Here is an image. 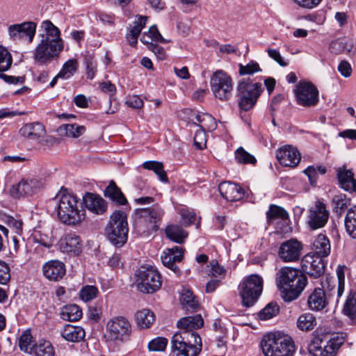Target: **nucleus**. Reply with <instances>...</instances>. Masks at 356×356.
I'll return each instance as SVG.
<instances>
[{
  "mask_svg": "<svg viewBox=\"0 0 356 356\" xmlns=\"http://www.w3.org/2000/svg\"><path fill=\"white\" fill-rule=\"evenodd\" d=\"M204 321L200 314L186 316L177 322L179 332L174 334L171 340L172 351L176 356H197L202 347V340L195 331L200 328Z\"/></svg>",
  "mask_w": 356,
  "mask_h": 356,
  "instance_id": "1",
  "label": "nucleus"
},
{
  "mask_svg": "<svg viewBox=\"0 0 356 356\" xmlns=\"http://www.w3.org/2000/svg\"><path fill=\"white\" fill-rule=\"evenodd\" d=\"M40 42L36 46L33 58L40 64H47L58 56L63 49L60 31L50 20H44L40 25Z\"/></svg>",
  "mask_w": 356,
  "mask_h": 356,
  "instance_id": "2",
  "label": "nucleus"
},
{
  "mask_svg": "<svg viewBox=\"0 0 356 356\" xmlns=\"http://www.w3.org/2000/svg\"><path fill=\"white\" fill-rule=\"evenodd\" d=\"M307 279L302 271L291 267H282L276 275V284L285 302L297 299L304 290Z\"/></svg>",
  "mask_w": 356,
  "mask_h": 356,
  "instance_id": "3",
  "label": "nucleus"
},
{
  "mask_svg": "<svg viewBox=\"0 0 356 356\" xmlns=\"http://www.w3.org/2000/svg\"><path fill=\"white\" fill-rule=\"evenodd\" d=\"M58 217L68 225H74L84 219V213L78 209V199L66 190H60L54 199Z\"/></svg>",
  "mask_w": 356,
  "mask_h": 356,
  "instance_id": "4",
  "label": "nucleus"
},
{
  "mask_svg": "<svg viewBox=\"0 0 356 356\" xmlns=\"http://www.w3.org/2000/svg\"><path fill=\"white\" fill-rule=\"evenodd\" d=\"M164 215L158 204L136 209L134 211V227L140 234L149 235L158 230Z\"/></svg>",
  "mask_w": 356,
  "mask_h": 356,
  "instance_id": "5",
  "label": "nucleus"
},
{
  "mask_svg": "<svg viewBox=\"0 0 356 356\" xmlns=\"http://www.w3.org/2000/svg\"><path fill=\"white\" fill-rule=\"evenodd\" d=\"M346 334L335 333L332 335L316 334L308 346L313 356H335L344 343Z\"/></svg>",
  "mask_w": 356,
  "mask_h": 356,
  "instance_id": "6",
  "label": "nucleus"
},
{
  "mask_svg": "<svg viewBox=\"0 0 356 356\" xmlns=\"http://www.w3.org/2000/svg\"><path fill=\"white\" fill-rule=\"evenodd\" d=\"M261 347L265 356H292L294 353L291 337L280 332L264 335Z\"/></svg>",
  "mask_w": 356,
  "mask_h": 356,
  "instance_id": "7",
  "label": "nucleus"
},
{
  "mask_svg": "<svg viewBox=\"0 0 356 356\" xmlns=\"http://www.w3.org/2000/svg\"><path fill=\"white\" fill-rule=\"evenodd\" d=\"M129 228L126 213L115 211L112 213L106 227V234L109 241L116 247L122 246L127 241Z\"/></svg>",
  "mask_w": 356,
  "mask_h": 356,
  "instance_id": "8",
  "label": "nucleus"
},
{
  "mask_svg": "<svg viewBox=\"0 0 356 356\" xmlns=\"http://www.w3.org/2000/svg\"><path fill=\"white\" fill-rule=\"evenodd\" d=\"M236 89L239 97L238 106L245 111L254 107L264 90L261 83H252L250 79L238 81Z\"/></svg>",
  "mask_w": 356,
  "mask_h": 356,
  "instance_id": "9",
  "label": "nucleus"
},
{
  "mask_svg": "<svg viewBox=\"0 0 356 356\" xmlns=\"http://www.w3.org/2000/svg\"><path fill=\"white\" fill-rule=\"evenodd\" d=\"M138 290L144 293H152L159 290L162 284L158 270L152 266H141L136 273Z\"/></svg>",
  "mask_w": 356,
  "mask_h": 356,
  "instance_id": "10",
  "label": "nucleus"
},
{
  "mask_svg": "<svg viewBox=\"0 0 356 356\" xmlns=\"http://www.w3.org/2000/svg\"><path fill=\"white\" fill-rule=\"evenodd\" d=\"M243 305L249 307L257 300L263 290V279L257 274L245 277L239 285Z\"/></svg>",
  "mask_w": 356,
  "mask_h": 356,
  "instance_id": "11",
  "label": "nucleus"
},
{
  "mask_svg": "<svg viewBox=\"0 0 356 356\" xmlns=\"http://www.w3.org/2000/svg\"><path fill=\"white\" fill-rule=\"evenodd\" d=\"M213 95L221 101H227L232 95L233 83L231 76L223 70L216 71L210 81Z\"/></svg>",
  "mask_w": 356,
  "mask_h": 356,
  "instance_id": "12",
  "label": "nucleus"
},
{
  "mask_svg": "<svg viewBox=\"0 0 356 356\" xmlns=\"http://www.w3.org/2000/svg\"><path fill=\"white\" fill-rule=\"evenodd\" d=\"M297 103L302 106L309 107L318 102V90L310 82L300 81L294 90Z\"/></svg>",
  "mask_w": 356,
  "mask_h": 356,
  "instance_id": "13",
  "label": "nucleus"
},
{
  "mask_svg": "<svg viewBox=\"0 0 356 356\" xmlns=\"http://www.w3.org/2000/svg\"><path fill=\"white\" fill-rule=\"evenodd\" d=\"M108 337L115 341H124L128 339L131 332V325L129 321L119 316L110 319L106 323Z\"/></svg>",
  "mask_w": 356,
  "mask_h": 356,
  "instance_id": "14",
  "label": "nucleus"
},
{
  "mask_svg": "<svg viewBox=\"0 0 356 356\" xmlns=\"http://www.w3.org/2000/svg\"><path fill=\"white\" fill-rule=\"evenodd\" d=\"M44 181L37 177H27L22 179L18 184L13 185L10 193L14 197L32 195L42 188Z\"/></svg>",
  "mask_w": 356,
  "mask_h": 356,
  "instance_id": "15",
  "label": "nucleus"
},
{
  "mask_svg": "<svg viewBox=\"0 0 356 356\" xmlns=\"http://www.w3.org/2000/svg\"><path fill=\"white\" fill-rule=\"evenodd\" d=\"M329 218V211L325 203L317 200L308 211L307 224L310 229L315 230L323 227Z\"/></svg>",
  "mask_w": 356,
  "mask_h": 356,
  "instance_id": "16",
  "label": "nucleus"
},
{
  "mask_svg": "<svg viewBox=\"0 0 356 356\" xmlns=\"http://www.w3.org/2000/svg\"><path fill=\"white\" fill-rule=\"evenodd\" d=\"M37 24L33 22H24L8 26V32L10 38L14 41L27 40L33 42L35 35Z\"/></svg>",
  "mask_w": 356,
  "mask_h": 356,
  "instance_id": "17",
  "label": "nucleus"
},
{
  "mask_svg": "<svg viewBox=\"0 0 356 356\" xmlns=\"http://www.w3.org/2000/svg\"><path fill=\"white\" fill-rule=\"evenodd\" d=\"M302 244L297 239L291 238L281 243L278 250V257L284 262H294L299 259L302 250Z\"/></svg>",
  "mask_w": 356,
  "mask_h": 356,
  "instance_id": "18",
  "label": "nucleus"
},
{
  "mask_svg": "<svg viewBox=\"0 0 356 356\" xmlns=\"http://www.w3.org/2000/svg\"><path fill=\"white\" fill-rule=\"evenodd\" d=\"M325 268L322 257L312 253L305 255L301 260L302 270L314 278L321 276L324 273Z\"/></svg>",
  "mask_w": 356,
  "mask_h": 356,
  "instance_id": "19",
  "label": "nucleus"
},
{
  "mask_svg": "<svg viewBox=\"0 0 356 356\" xmlns=\"http://www.w3.org/2000/svg\"><path fill=\"white\" fill-rule=\"evenodd\" d=\"M276 157L279 163L286 167H296L301 159L298 149L291 145H284L277 150Z\"/></svg>",
  "mask_w": 356,
  "mask_h": 356,
  "instance_id": "20",
  "label": "nucleus"
},
{
  "mask_svg": "<svg viewBox=\"0 0 356 356\" xmlns=\"http://www.w3.org/2000/svg\"><path fill=\"white\" fill-rule=\"evenodd\" d=\"M184 256V250L181 248L175 246L172 248H167L163 251L161 258L163 264L170 268L175 273L179 272V268L176 265L177 262L181 261Z\"/></svg>",
  "mask_w": 356,
  "mask_h": 356,
  "instance_id": "21",
  "label": "nucleus"
},
{
  "mask_svg": "<svg viewBox=\"0 0 356 356\" xmlns=\"http://www.w3.org/2000/svg\"><path fill=\"white\" fill-rule=\"evenodd\" d=\"M83 201L86 208L94 214L102 215L107 210L106 200L97 194L86 193L83 197Z\"/></svg>",
  "mask_w": 356,
  "mask_h": 356,
  "instance_id": "22",
  "label": "nucleus"
},
{
  "mask_svg": "<svg viewBox=\"0 0 356 356\" xmlns=\"http://www.w3.org/2000/svg\"><path fill=\"white\" fill-rule=\"evenodd\" d=\"M42 273L49 281L57 282L65 275V265L58 260H51L43 265Z\"/></svg>",
  "mask_w": 356,
  "mask_h": 356,
  "instance_id": "23",
  "label": "nucleus"
},
{
  "mask_svg": "<svg viewBox=\"0 0 356 356\" xmlns=\"http://www.w3.org/2000/svg\"><path fill=\"white\" fill-rule=\"evenodd\" d=\"M218 191L220 195L227 201H239L244 197L243 188L231 181H224L219 184Z\"/></svg>",
  "mask_w": 356,
  "mask_h": 356,
  "instance_id": "24",
  "label": "nucleus"
},
{
  "mask_svg": "<svg viewBox=\"0 0 356 356\" xmlns=\"http://www.w3.org/2000/svg\"><path fill=\"white\" fill-rule=\"evenodd\" d=\"M19 134L28 140L40 142L46 135V129L40 122H31L24 124L20 129Z\"/></svg>",
  "mask_w": 356,
  "mask_h": 356,
  "instance_id": "25",
  "label": "nucleus"
},
{
  "mask_svg": "<svg viewBox=\"0 0 356 356\" xmlns=\"http://www.w3.org/2000/svg\"><path fill=\"white\" fill-rule=\"evenodd\" d=\"M337 176L339 186L349 193L356 192V179L350 170L345 167H339L337 169Z\"/></svg>",
  "mask_w": 356,
  "mask_h": 356,
  "instance_id": "26",
  "label": "nucleus"
},
{
  "mask_svg": "<svg viewBox=\"0 0 356 356\" xmlns=\"http://www.w3.org/2000/svg\"><path fill=\"white\" fill-rule=\"evenodd\" d=\"M312 254L320 257H327L331 252V245L329 238L325 234H318L312 244Z\"/></svg>",
  "mask_w": 356,
  "mask_h": 356,
  "instance_id": "27",
  "label": "nucleus"
},
{
  "mask_svg": "<svg viewBox=\"0 0 356 356\" xmlns=\"http://www.w3.org/2000/svg\"><path fill=\"white\" fill-rule=\"evenodd\" d=\"M327 304L325 292L321 288H316L307 299L308 307L313 311H321L325 307Z\"/></svg>",
  "mask_w": 356,
  "mask_h": 356,
  "instance_id": "28",
  "label": "nucleus"
},
{
  "mask_svg": "<svg viewBox=\"0 0 356 356\" xmlns=\"http://www.w3.org/2000/svg\"><path fill=\"white\" fill-rule=\"evenodd\" d=\"M60 246L64 252L78 254L81 248L80 238L74 234H67L60 241Z\"/></svg>",
  "mask_w": 356,
  "mask_h": 356,
  "instance_id": "29",
  "label": "nucleus"
},
{
  "mask_svg": "<svg viewBox=\"0 0 356 356\" xmlns=\"http://www.w3.org/2000/svg\"><path fill=\"white\" fill-rule=\"evenodd\" d=\"M60 334L65 340L76 343L84 339L85 330L80 326L67 324L63 327Z\"/></svg>",
  "mask_w": 356,
  "mask_h": 356,
  "instance_id": "30",
  "label": "nucleus"
},
{
  "mask_svg": "<svg viewBox=\"0 0 356 356\" xmlns=\"http://www.w3.org/2000/svg\"><path fill=\"white\" fill-rule=\"evenodd\" d=\"M330 49L335 54L343 53L348 55L355 54L353 40L346 37L332 41L330 44Z\"/></svg>",
  "mask_w": 356,
  "mask_h": 356,
  "instance_id": "31",
  "label": "nucleus"
},
{
  "mask_svg": "<svg viewBox=\"0 0 356 356\" xmlns=\"http://www.w3.org/2000/svg\"><path fill=\"white\" fill-rule=\"evenodd\" d=\"M195 119L197 122V125L200 127V129L206 131H213L217 127L215 118L209 113H196ZM194 124H196V122Z\"/></svg>",
  "mask_w": 356,
  "mask_h": 356,
  "instance_id": "32",
  "label": "nucleus"
},
{
  "mask_svg": "<svg viewBox=\"0 0 356 356\" xmlns=\"http://www.w3.org/2000/svg\"><path fill=\"white\" fill-rule=\"evenodd\" d=\"M333 211L338 216H341L351 204V200L345 194L335 195L332 199Z\"/></svg>",
  "mask_w": 356,
  "mask_h": 356,
  "instance_id": "33",
  "label": "nucleus"
},
{
  "mask_svg": "<svg viewBox=\"0 0 356 356\" xmlns=\"http://www.w3.org/2000/svg\"><path fill=\"white\" fill-rule=\"evenodd\" d=\"M104 195L118 204L124 205L127 203V199L113 181H110L104 190Z\"/></svg>",
  "mask_w": 356,
  "mask_h": 356,
  "instance_id": "34",
  "label": "nucleus"
},
{
  "mask_svg": "<svg viewBox=\"0 0 356 356\" xmlns=\"http://www.w3.org/2000/svg\"><path fill=\"white\" fill-rule=\"evenodd\" d=\"M58 131L61 136L76 138L85 133L86 128L77 124H66L60 126Z\"/></svg>",
  "mask_w": 356,
  "mask_h": 356,
  "instance_id": "35",
  "label": "nucleus"
},
{
  "mask_svg": "<svg viewBox=\"0 0 356 356\" xmlns=\"http://www.w3.org/2000/svg\"><path fill=\"white\" fill-rule=\"evenodd\" d=\"M60 316L64 321H76L81 318L82 311L78 305L71 304L63 307Z\"/></svg>",
  "mask_w": 356,
  "mask_h": 356,
  "instance_id": "36",
  "label": "nucleus"
},
{
  "mask_svg": "<svg viewBox=\"0 0 356 356\" xmlns=\"http://www.w3.org/2000/svg\"><path fill=\"white\" fill-rule=\"evenodd\" d=\"M142 166L144 169L153 171L159 177V180L163 183H168L169 179L164 170L162 162L156 161H145Z\"/></svg>",
  "mask_w": 356,
  "mask_h": 356,
  "instance_id": "37",
  "label": "nucleus"
},
{
  "mask_svg": "<svg viewBox=\"0 0 356 356\" xmlns=\"http://www.w3.org/2000/svg\"><path fill=\"white\" fill-rule=\"evenodd\" d=\"M266 219L268 224L273 223L276 220L286 221L289 220V213L284 208L270 204L266 213Z\"/></svg>",
  "mask_w": 356,
  "mask_h": 356,
  "instance_id": "38",
  "label": "nucleus"
},
{
  "mask_svg": "<svg viewBox=\"0 0 356 356\" xmlns=\"http://www.w3.org/2000/svg\"><path fill=\"white\" fill-rule=\"evenodd\" d=\"M136 321L140 328H147L155 320L154 313L147 309L140 310L136 313Z\"/></svg>",
  "mask_w": 356,
  "mask_h": 356,
  "instance_id": "39",
  "label": "nucleus"
},
{
  "mask_svg": "<svg viewBox=\"0 0 356 356\" xmlns=\"http://www.w3.org/2000/svg\"><path fill=\"white\" fill-rule=\"evenodd\" d=\"M167 237L177 243H184L188 234L181 227L176 225H168L165 230Z\"/></svg>",
  "mask_w": 356,
  "mask_h": 356,
  "instance_id": "40",
  "label": "nucleus"
},
{
  "mask_svg": "<svg viewBox=\"0 0 356 356\" xmlns=\"http://www.w3.org/2000/svg\"><path fill=\"white\" fill-rule=\"evenodd\" d=\"M343 312L352 322L356 323V292H350L344 304Z\"/></svg>",
  "mask_w": 356,
  "mask_h": 356,
  "instance_id": "41",
  "label": "nucleus"
},
{
  "mask_svg": "<svg viewBox=\"0 0 356 356\" xmlns=\"http://www.w3.org/2000/svg\"><path fill=\"white\" fill-rule=\"evenodd\" d=\"M345 227L353 238H356V205L349 209L345 218Z\"/></svg>",
  "mask_w": 356,
  "mask_h": 356,
  "instance_id": "42",
  "label": "nucleus"
},
{
  "mask_svg": "<svg viewBox=\"0 0 356 356\" xmlns=\"http://www.w3.org/2000/svg\"><path fill=\"white\" fill-rule=\"evenodd\" d=\"M35 356H54V350L49 341L40 340L35 343L33 350Z\"/></svg>",
  "mask_w": 356,
  "mask_h": 356,
  "instance_id": "43",
  "label": "nucleus"
},
{
  "mask_svg": "<svg viewBox=\"0 0 356 356\" xmlns=\"http://www.w3.org/2000/svg\"><path fill=\"white\" fill-rule=\"evenodd\" d=\"M35 345L31 332L29 330L24 332L19 339V346L21 350L32 355Z\"/></svg>",
  "mask_w": 356,
  "mask_h": 356,
  "instance_id": "44",
  "label": "nucleus"
},
{
  "mask_svg": "<svg viewBox=\"0 0 356 356\" xmlns=\"http://www.w3.org/2000/svg\"><path fill=\"white\" fill-rule=\"evenodd\" d=\"M326 171V168L325 166L310 165L304 170V173L307 176L311 185L316 186L318 175H324Z\"/></svg>",
  "mask_w": 356,
  "mask_h": 356,
  "instance_id": "45",
  "label": "nucleus"
},
{
  "mask_svg": "<svg viewBox=\"0 0 356 356\" xmlns=\"http://www.w3.org/2000/svg\"><path fill=\"white\" fill-rule=\"evenodd\" d=\"M316 318L313 314L306 313L300 315L298 319L297 325L299 329L302 330H311L316 325Z\"/></svg>",
  "mask_w": 356,
  "mask_h": 356,
  "instance_id": "46",
  "label": "nucleus"
},
{
  "mask_svg": "<svg viewBox=\"0 0 356 356\" xmlns=\"http://www.w3.org/2000/svg\"><path fill=\"white\" fill-rule=\"evenodd\" d=\"M78 69V62L76 59H70L65 62L58 72V76L63 79H67L71 77Z\"/></svg>",
  "mask_w": 356,
  "mask_h": 356,
  "instance_id": "47",
  "label": "nucleus"
},
{
  "mask_svg": "<svg viewBox=\"0 0 356 356\" xmlns=\"http://www.w3.org/2000/svg\"><path fill=\"white\" fill-rule=\"evenodd\" d=\"M181 302L188 310L195 311L198 307L197 301L195 300L193 293L189 290H184L181 296Z\"/></svg>",
  "mask_w": 356,
  "mask_h": 356,
  "instance_id": "48",
  "label": "nucleus"
},
{
  "mask_svg": "<svg viewBox=\"0 0 356 356\" xmlns=\"http://www.w3.org/2000/svg\"><path fill=\"white\" fill-rule=\"evenodd\" d=\"M280 311L279 306L275 302L268 303L258 314V318L262 321H266L275 316Z\"/></svg>",
  "mask_w": 356,
  "mask_h": 356,
  "instance_id": "49",
  "label": "nucleus"
},
{
  "mask_svg": "<svg viewBox=\"0 0 356 356\" xmlns=\"http://www.w3.org/2000/svg\"><path fill=\"white\" fill-rule=\"evenodd\" d=\"M235 159L238 163L253 164L257 163L255 157L245 151L242 147L235 151Z\"/></svg>",
  "mask_w": 356,
  "mask_h": 356,
  "instance_id": "50",
  "label": "nucleus"
},
{
  "mask_svg": "<svg viewBox=\"0 0 356 356\" xmlns=\"http://www.w3.org/2000/svg\"><path fill=\"white\" fill-rule=\"evenodd\" d=\"M99 293L97 287L92 285H86L81 288L79 297L84 302H90L97 298Z\"/></svg>",
  "mask_w": 356,
  "mask_h": 356,
  "instance_id": "51",
  "label": "nucleus"
},
{
  "mask_svg": "<svg viewBox=\"0 0 356 356\" xmlns=\"http://www.w3.org/2000/svg\"><path fill=\"white\" fill-rule=\"evenodd\" d=\"M238 67V73L241 76L252 75L254 73L261 71V69L260 68L259 64L253 60L250 61L245 65L243 64H239Z\"/></svg>",
  "mask_w": 356,
  "mask_h": 356,
  "instance_id": "52",
  "label": "nucleus"
},
{
  "mask_svg": "<svg viewBox=\"0 0 356 356\" xmlns=\"http://www.w3.org/2000/svg\"><path fill=\"white\" fill-rule=\"evenodd\" d=\"M12 64V57L10 53L0 46V72L8 70Z\"/></svg>",
  "mask_w": 356,
  "mask_h": 356,
  "instance_id": "53",
  "label": "nucleus"
},
{
  "mask_svg": "<svg viewBox=\"0 0 356 356\" xmlns=\"http://www.w3.org/2000/svg\"><path fill=\"white\" fill-rule=\"evenodd\" d=\"M84 63L86 67V75L89 79H92L97 72V62L93 56L88 55L85 57Z\"/></svg>",
  "mask_w": 356,
  "mask_h": 356,
  "instance_id": "54",
  "label": "nucleus"
},
{
  "mask_svg": "<svg viewBox=\"0 0 356 356\" xmlns=\"http://www.w3.org/2000/svg\"><path fill=\"white\" fill-rule=\"evenodd\" d=\"M147 19V17L138 16L134 22L133 26H131L129 33L138 36L145 26Z\"/></svg>",
  "mask_w": 356,
  "mask_h": 356,
  "instance_id": "55",
  "label": "nucleus"
},
{
  "mask_svg": "<svg viewBox=\"0 0 356 356\" xmlns=\"http://www.w3.org/2000/svg\"><path fill=\"white\" fill-rule=\"evenodd\" d=\"M167 343V339L164 337H157L149 342L148 348L151 351H163L165 349Z\"/></svg>",
  "mask_w": 356,
  "mask_h": 356,
  "instance_id": "56",
  "label": "nucleus"
},
{
  "mask_svg": "<svg viewBox=\"0 0 356 356\" xmlns=\"http://www.w3.org/2000/svg\"><path fill=\"white\" fill-rule=\"evenodd\" d=\"M337 284V280L334 277H326L321 282L322 289L325 291V294L327 293V296H330L334 291Z\"/></svg>",
  "mask_w": 356,
  "mask_h": 356,
  "instance_id": "57",
  "label": "nucleus"
},
{
  "mask_svg": "<svg viewBox=\"0 0 356 356\" xmlns=\"http://www.w3.org/2000/svg\"><path fill=\"white\" fill-rule=\"evenodd\" d=\"M193 139H194V144L197 148L202 149L204 147H206V144H207L206 131L202 130L201 129H200L199 130H197Z\"/></svg>",
  "mask_w": 356,
  "mask_h": 356,
  "instance_id": "58",
  "label": "nucleus"
},
{
  "mask_svg": "<svg viewBox=\"0 0 356 356\" xmlns=\"http://www.w3.org/2000/svg\"><path fill=\"white\" fill-rule=\"evenodd\" d=\"M5 222L16 234H21L22 232V222L21 220H16L12 216H6Z\"/></svg>",
  "mask_w": 356,
  "mask_h": 356,
  "instance_id": "59",
  "label": "nucleus"
},
{
  "mask_svg": "<svg viewBox=\"0 0 356 356\" xmlns=\"http://www.w3.org/2000/svg\"><path fill=\"white\" fill-rule=\"evenodd\" d=\"M10 279V268L5 262L0 261V284H6Z\"/></svg>",
  "mask_w": 356,
  "mask_h": 356,
  "instance_id": "60",
  "label": "nucleus"
},
{
  "mask_svg": "<svg viewBox=\"0 0 356 356\" xmlns=\"http://www.w3.org/2000/svg\"><path fill=\"white\" fill-rule=\"evenodd\" d=\"M337 297L340 298L344 291V282H345V276L344 273L341 267H338L337 270Z\"/></svg>",
  "mask_w": 356,
  "mask_h": 356,
  "instance_id": "61",
  "label": "nucleus"
},
{
  "mask_svg": "<svg viewBox=\"0 0 356 356\" xmlns=\"http://www.w3.org/2000/svg\"><path fill=\"white\" fill-rule=\"evenodd\" d=\"M211 264V273L213 277H220L223 278L226 274V270L223 266L218 264L217 261L213 260L210 262Z\"/></svg>",
  "mask_w": 356,
  "mask_h": 356,
  "instance_id": "62",
  "label": "nucleus"
},
{
  "mask_svg": "<svg viewBox=\"0 0 356 356\" xmlns=\"http://www.w3.org/2000/svg\"><path fill=\"white\" fill-rule=\"evenodd\" d=\"M147 33L149 35L148 38L149 39H153V40L156 42H160L161 43H168L170 42V40H167L162 37L155 25L150 26Z\"/></svg>",
  "mask_w": 356,
  "mask_h": 356,
  "instance_id": "63",
  "label": "nucleus"
},
{
  "mask_svg": "<svg viewBox=\"0 0 356 356\" xmlns=\"http://www.w3.org/2000/svg\"><path fill=\"white\" fill-rule=\"evenodd\" d=\"M338 71L343 76L348 78L351 76L353 70L348 61L342 60L338 65Z\"/></svg>",
  "mask_w": 356,
  "mask_h": 356,
  "instance_id": "64",
  "label": "nucleus"
}]
</instances>
